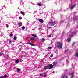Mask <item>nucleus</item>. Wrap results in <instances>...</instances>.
<instances>
[{"label":"nucleus","mask_w":78,"mask_h":78,"mask_svg":"<svg viewBox=\"0 0 78 78\" xmlns=\"http://www.w3.org/2000/svg\"><path fill=\"white\" fill-rule=\"evenodd\" d=\"M57 48H62V44L61 43V42H57Z\"/></svg>","instance_id":"obj_1"},{"label":"nucleus","mask_w":78,"mask_h":78,"mask_svg":"<svg viewBox=\"0 0 78 78\" xmlns=\"http://www.w3.org/2000/svg\"><path fill=\"white\" fill-rule=\"evenodd\" d=\"M56 23H58V21H54V22H51L49 23V25H51V26H53L54 25L56 24Z\"/></svg>","instance_id":"obj_2"},{"label":"nucleus","mask_w":78,"mask_h":78,"mask_svg":"<svg viewBox=\"0 0 78 78\" xmlns=\"http://www.w3.org/2000/svg\"><path fill=\"white\" fill-rule=\"evenodd\" d=\"M53 65L50 64L49 65V67H48V68H49V69H51L53 68Z\"/></svg>","instance_id":"obj_3"},{"label":"nucleus","mask_w":78,"mask_h":78,"mask_svg":"<svg viewBox=\"0 0 78 78\" xmlns=\"http://www.w3.org/2000/svg\"><path fill=\"white\" fill-rule=\"evenodd\" d=\"M19 61H20V59H17V60H15V62L16 64H18L19 62Z\"/></svg>","instance_id":"obj_4"},{"label":"nucleus","mask_w":78,"mask_h":78,"mask_svg":"<svg viewBox=\"0 0 78 78\" xmlns=\"http://www.w3.org/2000/svg\"><path fill=\"white\" fill-rule=\"evenodd\" d=\"M62 78H67V77L65 74H64L62 76Z\"/></svg>","instance_id":"obj_5"},{"label":"nucleus","mask_w":78,"mask_h":78,"mask_svg":"<svg viewBox=\"0 0 78 78\" xmlns=\"http://www.w3.org/2000/svg\"><path fill=\"white\" fill-rule=\"evenodd\" d=\"M76 6V4H74V5L71 6V9H73V8H75V6Z\"/></svg>","instance_id":"obj_6"},{"label":"nucleus","mask_w":78,"mask_h":78,"mask_svg":"<svg viewBox=\"0 0 78 78\" xmlns=\"http://www.w3.org/2000/svg\"><path fill=\"white\" fill-rule=\"evenodd\" d=\"M39 21L40 23H43L44 22V20H42V19L39 20Z\"/></svg>","instance_id":"obj_7"},{"label":"nucleus","mask_w":78,"mask_h":78,"mask_svg":"<svg viewBox=\"0 0 78 78\" xmlns=\"http://www.w3.org/2000/svg\"><path fill=\"white\" fill-rule=\"evenodd\" d=\"M74 74V72H73L71 73V75H72V76L70 78H73V77H74V75H73Z\"/></svg>","instance_id":"obj_8"},{"label":"nucleus","mask_w":78,"mask_h":78,"mask_svg":"<svg viewBox=\"0 0 78 78\" xmlns=\"http://www.w3.org/2000/svg\"><path fill=\"white\" fill-rule=\"evenodd\" d=\"M48 66H44V69H48Z\"/></svg>","instance_id":"obj_9"},{"label":"nucleus","mask_w":78,"mask_h":78,"mask_svg":"<svg viewBox=\"0 0 78 78\" xmlns=\"http://www.w3.org/2000/svg\"><path fill=\"white\" fill-rule=\"evenodd\" d=\"M67 40L69 42L71 41V39L70 38H69L67 39Z\"/></svg>","instance_id":"obj_10"},{"label":"nucleus","mask_w":78,"mask_h":78,"mask_svg":"<svg viewBox=\"0 0 78 78\" xmlns=\"http://www.w3.org/2000/svg\"><path fill=\"white\" fill-rule=\"evenodd\" d=\"M57 64V62H55L53 63V65L54 66H56Z\"/></svg>","instance_id":"obj_11"},{"label":"nucleus","mask_w":78,"mask_h":78,"mask_svg":"<svg viewBox=\"0 0 78 78\" xmlns=\"http://www.w3.org/2000/svg\"><path fill=\"white\" fill-rule=\"evenodd\" d=\"M75 56L76 57H78V53L76 52L75 54Z\"/></svg>","instance_id":"obj_12"},{"label":"nucleus","mask_w":78,"mask_h":78,"mask_svg":"<svg viewBox=\"0 0 78 78\" xmlns=\"http://www.w3.org/2000/svg\"><path fill=\"white\" fill-rule=\"evenodd\" d=\"M28 44H29V45H31V46H34V44H33L31 43H27Z\"/></svg>","instance_id":"obj_13"},{"label":"nucleus","mask_w":78,"mask_h":78,"mask_svg":"<svg viewBox=\"0 0 78 78\" xmlns=\"http://www.w3.org/2000/svg\"><path fill=\"white\" fill-rule=\"evenodd\" d=\"M18 25L19 26H22V23L21 22H20L18 23Z\"/></svg>","instance_id":"obj_14"},{"label":"nucleus","mask_w":78,"mask_h":78,"mask_svg":"<svg viewBox=\"0 0 78 78\" xmlns=\"http://www.w3.org/2000/svg\"><path fill=\"white\" fill-rule=\"evenodd\" d=\"M41 41H42V42H44L45 41V39L44 38H42L41 39Z\"/></svg>","instance_id":"obj_15"},{"label":"nucleus","mask_w":78,"mask_h":78,"mask_svg":"<svg viewBox=\"0 0 78 78\" xmlns=\"http://www.w3.org/2000/svg\"><path fill=\"white\" fill-rule=\"evenodd\" d=\"M21 14H22V15H23V16H25V14H24V13L22 11L21 12Z\"/></svg>","instance_id":"obj_16"},{"label":"nucleus","mask_w":78,"mask_h":78,"mask_svg":"<svg viewBox=\"0 0 78 78\" xmlns=\"http://www.w3.org/2000/svg\"><path fill=\"white\" fill-rule=\"evenodd\" d=\"M17 72H20V71L21 70L19 68H17Z\"/></svg>","instance_id":"obj_17"},{"label":"nucleus","mask_w":78,"mask_h":78,"mask_svg":"<svg viewBox=\"0 0 78 78\" xmlns=\"http://www.w3.org/2000/svg\"><path fill=\"white\" fill-rule=\"evenodd\" d=\"M32 36H33V37H37V36L33 34H32Z\"/></svg>","instance_id":"obj_18"},{"label":"nucleus","mask_w":78,"mask_h":78,"mask_svg":"<svg viewBox=\"0 0 78 78\" xmlns=\"http://www.w3.org/2000/svg\"><path fill=\"white\" fill-rule=\"evenodd\" d=\"M51 48H52V47H48L47 48V49H51Z\"/></svg>","instance_id":"obj_19"},{"label":"nucleus","mask_w":78,"mask_h":78,"mask_svg":"<svg viewBox=\"0 0 78 78\" xmlns=\"http://www.w3.org/2000/svg\"><path fill=\"white\" fill-rule=\"evenodd\" d=\"M42 76L43 77V75L42 74H40L39 76Z\"/></svg>","instance_id":"obj_20"},{"label":"nucleus","mask_w":78,"mask_h":78,"mask_svg":"<svg viewBox=\"0 0 78 78\" xmlns=\"http://www.w3.org/2000/svg\"><path fill=\"white\" fill-rule=\"evenodd\" d=\"M34 38H30V41H34V40H34Z\"/></svg>","instance_id":"obj_21"},{"label":"nucleus","mask_w":78,"mask_h":78,"mask_svg":"<svg viewBox=\"0 0 78 78\" xmlns=\"http://www.w3.org/2000/svg\"><path fill=\"white\" fill-rule=\"evenodd\" d=\"M37 5H38V6H41V5H42V4L38 3Z\"/></svg>","instance_id":"obj_22"},{"label":"nucleus","mask_w":78,"mask_h":78,"mask_svg":"<svg viewBox=\"0 0 78 78\" xmlns=\"http://www.w3.org/2000/svg\"><path fill=\"white\" fill-rule=\"evenodd\" d=\"M21 28L22 30H24L25 29V27L24 26H23Z\"/></svg>","instance_id":"obj_23"},{"label":"nucleus","mask_w":78,"mask_h":78,"mask_svg":"<svg viewBox=\"0 0 78 78\" xmlns=\"http://www.w3.org/2000/svg\"><path fill=\"white\" fill-rule=\"evenodd\" d=\"M13 39H14V40H16V39H17V37H15Z\"/></svg>","instance_id":"obj_24"},{"label":"nucleus","mask_w":78,"mask_h":78,"mask_svg":"<svg viewBox=\"0 0 78 78\" xmlns=\"http://www.w3.org/2000/svg\"><path fill=\"white\" fill-rule=\"evenodd\" d=\"M43 77H44V78H46V77H47V75L45 74L43 76Z\"/></svg>","instance_id":"obj_25"},{"label":"nucleus","mask_w":78,"mask_h":78,"mask_svg":"<svg viewBox=\"0 0 78 78\" xmlns=\"http://www.w3.org/2000/svg\"><path fill=\"white\" fill-rule=\"evenodd\" d=\"M10 37H12V36H13V34H10Z\"/></svg>","instance_id":"obj_26"},{"label":"nucleus","mask_w":78,"mask_h":78,"mask_svg":"<svg viewBox=\"0 0 78 78\" xmlns=\"http://www.w3.org/2000/svg\"><path fill=\"white\" fill-rule=\"evenodd\" d=\"M6 27L7 28H8V24H6Z\"/></svg>","instance_id":"obj_27"},{"label":"nucleus","mask_w":78,"mask_h":78,"mask_svg":"<svg viewBox=\"0 0 78 78\" xmlns=\"http://www.w3.org/2000/svg\"><path fill=\"white\" fill-rule=\"evenodd\" d=\"M4 78H6L7 76H8L6 75H4Z\"/></svg>","instance_id":"obj_28"},{"label":"nucleus","mask_w":78,"mask_h":78,"mask_svg":"<svg viewBox=\"0 0 78 78\" xmlns=\"http://www.w3.org/2000/svg\"><path fill=\"white\" fill-rule=\"evenodd\" d=\"M8 57H9V56H8V55H6V56L5 57V58H8Z\"/></svg>","instance_id":"obj_29"},{"label":"nucleus","mask_w":78,"mask_h":78,"mask_svg":"<svg viewBox=\"0 0 78 78\" xmlns=\"http://www.w3.org/2000/svg\"><path fill=\"white\" fill-rule=\"evenodd\" d=\"M19 19H20V20H21L22 19V17H19Z\"/></svg>","instance_id":"obj_30"},{"label":"nucleus","mask_w":78,"mask_h":78,"mask_svg":"<svg viewBox=\"0 0 78 78\" xmlns=\"http://www.w3.org/2000/svg\"><path fill=\"white\" fill-rule=\"evenodd\" d=\"M48 37H51V35H49L48 36Z\"/></svg>","instance_id":"obj_31"},{"label":"nucleus","mask_w":78,"mask_h":78,"mask_svg":"<svg viewBox=\"0 0 78 78\" xmlns=\"http://www.w3.org/2000/svg\"><path fill=\"white\" fill-rule=\"evenodd\" d=\"M53 54H51V56H50V57L51 58H52L53 57Z\"/></svg>","instance_id":"obj_32"},{"label":"nucleus","mask_w":78,"mask_h":78,"mask_svg":"<svg viewBox=\"0 0 78 78\" xmlns=\"http://www.w3.org/2000/svg\"><path fill=\"white\" fill-rule=\"evenodd\" d=\"M9 44H11V41H9Z\"/></svg>","instance_id":"obj_33"},{"label":"nucleus","mask_w":78,"mask_h":78,"mask_svg":"<svg viewBox=\"0 0 78 78\" xmlns=\"http://www.w3.org/2000/svg\"><path fill=\"white\" fill-rule=\"evenodd\" d=\"M47 73L46 72H45V73H44V75H45V74H47Z\"/></svg>","instance_id":"obj_34"},{"label":"nucleus","mask_w":78,"mask_h":78,"mask_svg":"<svg viewBox=\"0 0 78 78\" xmlns=\"http://www.w3.org/2000/svg\"><path fill=\"white\" fill-rule=\"evenodd\" d=\"M32 49H33V51H34V50H36V49H34L33 48H32Z\"/></svg>","instance_id":"obj_35"},{"label":"nucleus","mask_w":78,"mask_h":78,"mask_svg":"<svg viewBox=\"0 0 78 78\" xmlns=\"http://www.w3.org/2000/svg\"><path fill=\"white\" fill-rule=\"evenodd\" d=\"M37 12L36 11H34V14H35V13H36Z\"/></svg>","instance_id":"obj_36"},{"label":"nucleus","mask_w":78,"mask_h":78,"mask_svg":"<svg viewBox=\"0 0 78 78\" xmlns=\"http://www.w3.org/2000/svg\"><path fill=\"white\" fill-rule=\"evenodd\" d=\"M73 34H76V32H73Z\"/></svg>","instance_id":"obj_37"},{"label":"nucleus","mask_w":78,"mask_h":78,"mask_svg":"<svg viewBox=\"0 0 78 78\" xmlns=\"http://www.w3.org/2000/svg\"><path fill=\"white\" fill-rule=\"evenodd\" d=\"M75 43H73V45H75Z\"/></svg>","instance_id":"obj_38"},{"label":"nucleus","mask_w":78,"mask_h":78,"mask_svg":"<svg viewBox=\"0 0 78 78\" xmlns=\"http://www.w3.org/2000/svg\"><path fill=\"white\" fill-rule=\"evenodd\" d=\"M4 78V76H2V77H0V78Z\"/></svg>","instance_id":"obj_39"},{"label":"nucleus","mask_w":78,"mask_h":78,"mask_svg":"<svg viewBox=\"0 0 78 78\" xmlns=\"http://www.w3.org/2000/svg\"><path fill=\"white\" fill-rule=\"evenodd\" d=\"M69 51V50L67 49V50L66 51V52H67V51Z\"/></svg>","instance_id":"obj_40"},{"label":"nucleus","mask_w":78,"mask_h":78,"mask_svg":"<svg viewBox=\"0 0 78 78\" xmlns=\"http://www.w3.org/2000/svg\"><path fill=\"white\" fill-rule=\"evenodd\" d=\"M70 37H72L73 36V35H70Z\"/></svg>","instance_id":"obj_41"},{"label":"nucleus","mask_w":78,"mask_h":78,"mask_svg":"<svg viewBox=\"0 0 78 78\" xmlns=\"http://www.w3.org/2000/svg\"><path fill=\"white\" fill-rule=\"evenodd\" d=\"M2 56V54H0V56Z\"/></svg>","instance_id":"obj_42"},{"label":"nucleus","mask_w":78,"mask_h":78,"mask_svg":"<svg viewBox=\"0 0 78 78\" xmlns=\"http://www.w3.org/2000/svg\"><path fill=\"white\" fill-rule=\"evenodd\" d=\"M48 28H49L50 29L51 28V27H49Z\"/></svg>","instance_id":"obj_43"},{"label":"nucleus","mask_w":78,"mask_h":78,"mask_svg":"<svg viewBox=\"0 0 78 78\" xmlns=\"http://www.w3.org/2000/svg\"><path fill=\"white\" fill-rule=\"evenodd\" d=\"M42 34H45V33H42Z\"/></svg>","instance_id":"obj_44"},{"label":"nucleus","mask_w":78,"mask_h":78,"mask_svg":"<svg viewBox=\"0 0 78 78\" xmlns=\"http://www.w3.org/2000/svg\"><path fill=\"white\" fill-rule=\"evenodd\" d=\"M18 13L19 14V12H18Z\"/></svg>","instance_id":"obj_45"},{"label":"nucleus","mask_w":78,"mask_h":78,"mask_svg":"<svg viewBox=\"0 0 78 78\" xmlns=\"http://www.w3.org/2000/svg\"><path fill=\"white\" fill-rule=\"evenodd\" d=\"M3 56H4V54H3Z\"/></svg>","instance_id":"obj_46"},{"label":"nucleus","mask_w":78,"mask_h":78,"mask_svg":"<svg viewBox=\"0 0 78 78\" xmlns=\"http://www.w3.org/2000/svg\"><path fill=\"white\" fill-rule=\"evenodd\" d=\"M41 35H42V36H43V35H42V34H41Z\"/></svg>","instance_id":"obj_47"},{"label":"nucleus","mask_w":78,"mask_h":78,"mask_svg":"<svg viewBox=\"0 0 78 78\" xmlns=\"http://www.w3.org/2000/svg\"><path fill=\"white\" fill-rule=\"evenodd\" d=\"M53 73H54V72H53Z\"/></svg>","instance_id":"obj_48"},{"label":"nucleus","mask_w":78,"mask_h":78,"mask_svg":"<svg viewBox=\"0 0 78 78\" xmlns=\"http://www.w3.org/2000/svg\"><path fill=\"white\" fill-rule=\"evenodd\" d=\"M21 2H22V0L21 1Z\"/></svg>","instance_id":"obj_49"}]
</instances>
